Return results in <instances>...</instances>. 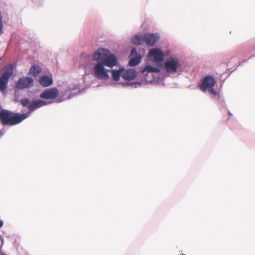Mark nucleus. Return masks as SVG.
Returning <instances> with one entry per match:
<instances>
[{"label":"nucleus","instance_id":"nucleus-1","mask_svg":"<svg viewBox=\"0 0 255 255\" xmlns=\"http://www.w3.org/2000/svg\"><path fill=\"white\" fill-rule=\"evenodd\" d=\"M216 83V81L212 76L207 75L202 79L200 88L203 92L208 91L210 95H213V97L217 96L218 99H220L221 95L216 92L214 88Z\"/></svg>","mask_w":255,"mask_h":255},{"label":"nucleus","instance_id":"nucleus-2","mask_svg":"<svg viewBox=\"0 0 255 255\" xmlns=\"http://www.w3.org/2000/svg\"><path fill=\"white\" fill-rule=\"evenodd\" d=\"M164 68L168 73H177L181 71L182 64L176 57L168 58L164 64Z\"/></svg>","mask_w":255,"mask_h":255},{"label":"nucleus","instance_id":"nucleus-3","mask_svg":"<svg viewBox=\"0 0 255 255\" xmlns=\"http://www.w3.org/2000/svg\"><path fill=\"white\" fill-rule=\"evenodd\" d=\"M102 62H97L94 64L93 73L98 80H107L109 78L108 72L110 71L105 68Z\"/></svg>","mask_w":255,"mask_h":255},{"label":"nucleus","instance_id":"nucleus-4","mask_svg":"<svg viewBox=\"0 0 255 255\" xmlns=\"http://www.w3.org/2000/svg\"><path fill=\"white\" fill-rule=\"evenodd\" d=\"M148 56L150 61L155 64L157 66L156 67L160 68L162 62L164 60V54L161 49L158 48L150 49L148 52Z\"/></svg>","mask_w":255,"mask_h":255},{"label":"nucleus","instance_id":"nucleus-5","mask_svg":"<svg viewBox=\"0 0 255 255\" xmlns=\"http://www.w3.org/2000/svg\"><path fill=\"white\" fill-rule=\"evenodd\" d=\"M4 72L0 78V90L4 91L7 86L10 77L13 74V67L8 64L4 67Z\"/></svg>","mask_w":255,"mask_h":255},{"label":"nucleus","instance_id":"nucleus-6","mask_svg":"<svg viewBox=\"0 0 255 255\" xmlns=\"http://www.w3.org/2000/svg\"><path fill=\"white\" fill-rule=\"evenodd\" d=\"M161 69L159 67H153L150 65H146L143 68L141 69L139 71L142 74L145 80L148 83H151L154 79L153 73H159Z\"/></svg>","mask_w":255,"mask_h":255},{"label":"nucleus","instance_id":"nucleus-7","mask_svg":"<svg viewBox=\"0 0 255 255\" xmlns=\"http://www.w3.org/2000/svg\"><path fill=\"white\" fill-rule=\"evenodd\" d=\"M79 89L80 85L78 84L70 85L68 90L65 91L63 96L59 97L57 99V102L61 103L66 100L71 99L79 93Z\"/></svg>","mask_w":255,"mask_h":255},{"label":"nucleus","instance_id":"nucleus-8","mask_svg":"<svg viewBox=\"0 0 255 255\" xmlns=\"http://www.w3.org/2000/svg\"><path fill=\"white\" fill-rule=\"evenodd\" d=\"M59 92L57 88L52 87L43 91L39 95V97L43 99H54L59 95Z\"/></svg>","mask_w":255,"mask_h":255},{"label":"nucleus","instance_id":"nucleus-9","mask_svg":"<svg viewBox=\"0 0 255 255\" xmlns=\"http://www.w3.org/2000/svg\"><path fill=\"white\" fill-rule=\"evenodd\" d=\"M110 50L106 48H100L93 54V59L97 62H104L107 56L110 54Z\"/></svg>","mask_w":255,"mask_h":255},{"label":"nucleus","instance_id":"nucleus-10","mask_svg":"<svg viewBox=\"0 0 255 255\" xmlns=\"http://www.w3.org/2000/svg\"><path fill=\"white\" fill-rule=\"evenodd\" d=\"M51 103H52L51 102H46L43 100H35L28 105L27 109L29 110V111L25 113V114H28V116L27 117H28L30 112H33L40 107L49 105Z\"/></svg>","mask_w":255,"mask_h":255},{"label":"nucleus","instance_id":"nucleus-11","mask_svg":"<svg viewBox=\"0 0 255 255\" xmlns=\"http://www.w3.org/2000/svg\"><path fill=\"white\" fill-rule=\"evenodd\" d=\"M34 81L32 78L26 77L20 78L16 83L18 89L30 88L33 85Z\"/></svg>","mask_w":255,"mask_h":255},{"label":"nucleus","instance_id":"nucleus-12","mask_svg":"<svg viewBox=\"0 0 255 255\" xmlns=\"http://www.w3.org/2000/svg\"><path fill=\"white\" fill-rule=\"evenodd\" d=\"M158 33H145L144 43L148 46H153L159 39Z\"/></svg>","mask_w":255,"mask_h":255},{"label":"nucleus","instance_id":"nucleus-13","mask_svg":"<svg viewBox=\"0 0 255 255\" xmlns=\"http://www.w3.org/2000/svg\"><path fill=\"white\" fill-rule=\"evenodd\" d=\"M103 64L107 67L112 68L114 66H118L120 65L118 59L114 54H110L107 56L106 59L104 60Z\"/></svg>","mask_w":255,"mask_h":255},{"label":"nucleus","instance_id":"nucleus-14","mask_svg":"<svg viewBox=\"0 0 255 255\" xmlns=\"http://www.w3.org/2000/svg\"><path fill=\"white\" fill-rule=\"evenodd\" d=\"M137 76V72L133 69L125 70L124 68L122 77L126 80H133Z\"/></svg>","mask_w":255,"mask_h":255},{"label":"nucleus","instance_id":"nucleus-15","mask_svg":"<svg viewBox=\"0 0 255 255\" xmlns=\"http://www.w3.org/2000/svg\"><path fill=\"white\" fill-rule=\"evenodd\" d=\"M53 83L52 75H43L39 79V83L43 87H48Z\"/></svg>","mask_w":255,"mask_h":255},{"label":"nucleus","instance_id":"nucleus-16","mask_svg":"<svg viewBox=\"0 0 255 255\" xmlns=\"http://www.w3.org/2000/svg\"><path fill=\"white\" fill-rule=\"evenodd\" d=\"M131 41L135 45L143 44L144 43V35L143 36L138 35H135L131 38Z\"/></svg>","mask_w":255,"mask_h":255},{"label":"nucleus","instance_id":"nucleus-17","mask_svg":"<svg viewBox=\"0 0 255 255\" xmlns=\"http://www.w3.org/2000/svg\"><path fill=\"white\" fill-rule=\"evenodd\" d=\"M141 59V56L137 55L130 59L128 62V65L131 67L136 66L140 63Z\"/></svg>","mask_w":255,"mask_h":255},{"label":"nucleus","instance_id":"nucleus-18","mask_svg":"<svg viewBox=\"0 0 255 255\" xmlns=\"http://www.w3.org/2000/svg\"><path fill=\"white\" fill-rule=\"evenodd\" d=\"M123 70H124V68H120L118 70H112V77L114 80H115L116 81H118L120 80V76L122 77Z\"/></svg>","mask_w":255,"mask_h":255},{"label":"nucleus","instance_id":"nucleus-19","mask_svg":"<svg viewBox=\"0 0 255 255\" xmlns=\"http://www.w3.org/2000/svg\"><path fill=\"white\" fill-rule=\"evenodd\" d=\"M41 71V68L36 65H34L30 68L29 72V74L32 76H36L38 75Z\"/></svg>","mask_w":255,"mask_h":255},{"label":"nucleus","instance_id":"nucleus-20","mask_svg":"<svg viewBox=\"0 0 255 255\" xmlns=\"http://www.w3.org/2000/svg\"><path fill=\"white\" fill-rule=\"evenodd\" d=\"M20 104L22 105L23 107H28L30 103V101L29 99L27 98L22 99L20 100Z\"/></svg>","mask_w":255,"mask_h":255},{"label":"nucleus","instance_id":"nucleus-21","mask_svg":"<svg viewBox=\"0 0 255 255\" xmlns=\"http://www.w3.org/2000/svg\"><path fill=\"white\" fill-rule=\"evenodd\" d=\"M2 17L1 15V12L0 11V32H3L2 31L3 24L2 22Z\"/></svg>","mask_w":255,"mask_h":255},{"label":"nucleus","instance_id":"nucleus-22","mask_svg":"<svg viewBox=\"0 0 255 255\" xmlns=\"http://www.w3.org/2000/svg\"><path fill=\"white\" fill-rule=\"evenodd\" d=\"M130 55H135V56L137 55H138L137 53L136 49L135 48H132V49L131 50Z\"/></svg>","mask_w":255,"mask_h":255},{"label":"nucleus","instance_id":"nucleus-23","mask_svg":"<svg viewBox=\"0 0 255 255\" xmlns=\"http://www.w3.org/2000/svg\"><path fill=\"white\" fill-rule=\"evenodd\" d=\"M5 133L4 130H0V137H1Z\"/></svg>","mask_w":255,"mask_h":255},{"label":"nucleus","instance_id":"nucleus-24","mask_svg":"<svg viewBox=\"0 0 255 255\" xmlns=\"http://www.w3.org/2000/svg\"><path fill=\"white\" fill-rule=\"evenodd\" d=\"M0 241L1 242V247L2 246V245L3 244V243H4V239L0 235Z\"/></svg>","mask_w":255,"mask_h":255},{"label":"nucleus","instance_id":"nucleus-25","mask_svg":"<svg viewBox=\"0 0 255 255\" xmlns=\"http://www.w3.org/2000/svg\"><path fill=\"white\" fill-rule=\"evenodd\" d=\"M133 84V83L126 82L125 84H124V86L132 85Z\"/></svg>","mask_w":255,"mask_h":255},{"label":"nucleus","instance_id":"nucleus-26","mask_svg":"<svg viewBox=\"0 0 255 255\" xmlns=\"http://www.w3.org/2000/svg\"><path fill=\"white\" fill-rule=\"evenodd\" d=\"M3 225V221L1 220H0V228L2 227Z\"/></svg>","mask_w":255,"mask_h":255},{"label":"nucleus","instance_id":"nucleus-27","mask_svg":"<svg viewBox=\"0 0 255 255\" xmlns=\"http://www.w3.org/2000/svg\"><path fill=\"white\" fill-rule=\"evenodd\" d=\"M228 114L231 116L233 115L229 111H228Z\"/></svg>","mask_w":255,"mask_h":255},{"label":"nucleus","instance_id":"nucleus-28","mask_svg":"<svg viewBox=\"0 0 255 255\" xmlns=\"http://www.w3.org/2000/svg\"><path fill=\"white\" fill-rule=\"evenodd\" d=\"M223 104H224V101L222 100Z\"/></svg>","mask_w":255,"mask_h":255}]
</instances>
